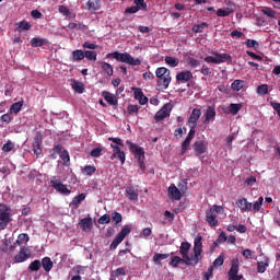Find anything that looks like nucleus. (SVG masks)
<instances>
[{
    "instance_id": "obj_1",
    "label": "nucleus",
    "mask_w": 280,
    "mask_h": 280,
    "mask_svg": "<svg viewBox=\"0 0 280 280\" xmlns=\"http://www.w3.org/2000/svg\"><path fill=\"white\" fill-rule=\"evenodd\" d=\"M191 244L183 242L179 247V253L183 259H186V266H196L202 260V236H197L194 241V258L189 257Z\"/></svg>"
},
{
    "instance_id": "obj_2",
    "label": "nucleus",
    "mask_w": 280,
    "mask_h": 280,
    "mask_svg": "<svg viewBox=\"0 0 280 280\" xmlns=\"http://www.w3.org/2000/svg\"><path fill=\"white\" fill-rule=\"evenodd\" d=\"M126 144L129 147V150L133 154L135 159H137L142 174H145V150L142 147L132 143L130 140H127Z\"/></svg>"
},
{
    "instance_id": "obj_3",
    "label": "nucleus",
    "mask_w": 280,
    "mask_h": 280,
    "mask_svg": "<svg viewBox=\"0 0 280 280\" xmlns=\"http://www.w3.org/2000/svg\"><path fill=\"white\" fill-rule=\"evenodd\" d=\"M155 75L158 80V86L162 90L170 89V84H172V71L165 67H160L155 70Z\"/></svg>"
},
{
    "instance_id": "obj_4",
    "label": "nucleus",
    "mask_w": 280,
    "mask_h": 280,
    "mask_svg": "<svg viewBox=\"0 0 280 280\" xmlns=\"http://www.w3.org/2000/svg\"><path fill=\"white\" fill-rule=\"evenodd\" d=\"M108 141H112V144H110V148L113 149L112 159H118L121 165H124V163H126V153L121 151V148H124V140H121V138L109 137Z\"/></svg>"
},
{
    "instance_id": "obj_5",
    "label": "nucleus",
    "mask_w": 280,
    "mask_h": 280,
    "mask_svg": "<svg viewBox=\"0 0 280 280\" xmlns=\"http://www.w3.org/2000/svg\"><path fill=\"white\" fill-rule=\"evenodd\" d=\"M106 58H114L118 62H126V65H131V67H139L141 65V59H135L128 52L114 51L107 54Z\"/></svg>"
},
{
    "instance_id": "obj_6",
    "label": "nucleus",
    "mask_w": 280,
    "mask_h": 280,
    "mask_svg": "<svg viewBox=\"0 0 280 280\" xmlns=\"http://www.w3.org/2000/svg\"><path fill=\"white\" fill-rule=\"evenodd\" d=\"M211 54L212 56H208L205 58V62H208V65H222L223 62H228V65H231V62H233V58L226 52L222 54L218 51H212Z\"/></svg>"
},
{
    "instance_id": "obj_7",
    "label": "nucleus",
    "mask_w": 280,
    "mask_h": 280,
    "mask_svg": "<svg viewBox=\"0 0 280 280\" xmlns=\"http://www.w3.org/2000/svg\"><path fill=\"white\" fill-rule=\"evenodd\" d=\"M10 222H12V214H10V206L0 203V231H5Z\"/></svg>"
},
{
    "instance_id": "obj_8",
    "label": "nucleus",
    "mask_w": 280,
    "mask_h": 280,
    "mask_svg": "<svg viewBox=\"0 0 280 280\" xmlns=\"http://www.w3.org/2000/svg\"><path fill=\"white\" fill-rule=\"evenodd\" d=\"M50 185L58 194H61L62 196H69L71 194V189H69L67 185L62 184V179L58 176L51 177Z\"/></svg>"
},
{
    "instance_id": "obj_9",
    "label": "nucleus",
    "mask_w": 280,
    "mask_h": 280,
    "mask_svg": "<svg viewBox=\"0 0 280 280\" xmlns=\"http://www.w3.org/2000/svg\"><path fill=\"white\" fill-rule=\"evenodd\" d=\"M240 272V258H234L231 260V268L228 272V280H242L244 279L243 275H237Z\"/></svg>"
},
{
    "instance_id": "obj_10",
    "label": "nucleus",
    "mask_w": 280,
    "mask_h": 280,
    "mask_svg": "<svg viewBox=\"0 0 280 280\" xmlns=\"http://www.w3.org/2000/svg\"><path fill=\"white\" fill-rule=\"evenodd\" d=\"M201 116H202V110H200V108H194L187 121V125L189 126V128L196 130V126H198V121Z\"/></svg>"
},
{
    "instance_id": "obj_11",
    "label": "nucleus",
    "mask_w": 280,
    "mask_h": 280,
    "mask_svg": "<svg viewBox=\"0 0 280 280\" xmlns=\"http://www.w3.org/2000/svg\"><path fill=\"white\" fill-rule=\"evenodd\" d=\"M40 145H43V133L37 131L33 141V152L36 156H40L43 154V148H40Z\"/></svg>"
},
{
    "instance_id": "obj_12",
    "label": "nucleus",
    "mask_w": 280,
    "mask_h": 280,
    "mask_svg": "<svg viewBox=\"0 0 280 280\" xmlns=\"http://www.w3.org/2000/svg\"><path fill=\"white\" fill-rule=\"evenodd\" d=\"M236 206L241 209L242 213L253 211V202L248 201L246 197L236 200Z\"/></svg>"
},
{
    "instance_id": "obj_13",
    "label": "nucleus",
    "mask_w": 280,
    "mask_h": 280,
    "mask_svg": "<svg viewBox=\"0 0 280 280\" xmlns=\"http://www.w3.org/2000/svg\"><path fill=\"white\" fill-rule=\"evenodd\" d=\"M131 231H132V226L125 225L120 230V232L116 235V237L114 238V242H116L117 244H121V242H124V240H126V237L130 235Z\"/></svg>"
},
{
    "instance_id": "obj_14",
    "label": "nucleus",
    "mask_w": 280,
    "mask_h": 280,
    "mask_svg": "<svg viewBox=\"0 0 280 280\" xmlns=\"http://www.w3.org/2000/svg\"><path fill=\"white\" fill-rule=\"evenodd\" d=\"M27 247L20 248L19 253L14 256V264H23L30 259L31 254H27Z\"/></svg>"
},
{
    "instance_id": "obj_15",
    "label": "nucleus",
    "mask_w": 280,
    "mask_h": 280,
    "mask_svg": "<svg viewBox=\"0 0 280 280\" xmlns=\"http://www.w3.org/2000/svg\"><path fill=\"white\" fill-rule=\"evenodd\" d=\"M54 153L55 154H59L61 161H63V163H69V161H71V158L69 156V152L67 150L62 149V145L57 144L54 147Z\"/></svg>"
},
{
    "instance_id": "obj_16",
    "label": "nucleus",
    "mask_w": 280,
    "mask_h": 280,
    "mask_svg": "<svg viewBox=\"0 0 280 280\" xmlns=\"http://www.w3.org/2000/svg\"><path fill=\"white\" fill-rule=\"evenodd\" d=\"M194 137H196V129H191L188 132V136L186 137V139L184 140V142L182 143V154H185V152H187L190 143H191V139H194Z\"/></svg>"
},
{
    "instance_id": "obj_17",
    "label": "nucleus",
    "mask_w": 280,
    "mask_h": 280,
    "mask_svg": "<svg viewBox=\"0 0 280 280\" xmlns=\"http://www.w3.org/2000/svg\"><path fill=\"white\" fill-rule=\"evenodd\" d=\"M172 109L167 105H164L154 116L155 121H163L166 117H170Z\"/></svg>"
},
{
    "instance_id": "obj_18",
    "label": "nucleus",
    "mask_w": 280,
    "mask_h": 280,
    "mask_svg": "<svg viewBox=\"0 0 280 280\" xmlns=\"http://www.w3.org/2000/svg\"><path fill=\"white\" fill-rule=\"evenodd\" d=\"M79 226L80 229H82V231H91V229H93V219L91 217L81 219L79 222Z\"/></svg>"
},
{
    "instance_id": "obj_19",
    "label": "nucleus",
    "mask_w": 280,
    "mask_h": 280,
    "mask_svg": "<svg viewBox=\"0 0 280 280\" xmlns=\"http://www.w3.org/2000/svg\"><path fill=\"white\" fill-rule=\"evenodd\" d=\"M168 195L171 196V198L173 200H180V198H183V192H180L178 187H176V185H174V184H172L168 187Z\"/></svg>"
},
{
    "instance_id": "obj_20",
    "label": "nucleus",
    "mask_w": 280,
    "mask_h": 280,
    "mask_svg": "<svg viewBox=\"0 0 280 280\" xmlns=\"http://www.w3.org/2000/svg\"><path fill=\"white\" fill-rule=\"evenodd\" d=\"M102 97H104L105 102H108L110 106H117L118 104L117 96L108 91H103Z\"/></svg>"
},
{
    "instance_id": "obj_21",
    "label": "nucleus",
    "mask_w": 280,
    "mask_h": 280,
    "mask_svg": "<svg viewBox=\"0 0 280 280\" xmlns=\"http://www.w3.org/2000/svg\"><path fill=\"white\" fill-rule=\"evenodd\" d=\"M192 79H194V73H191V71H182L176 75L177 82H189Z\"/></svg>"
},
{
    "instance_id": "obj_22",
    "label": "nucleus",
    "mask_w": 280,
    "mask_h": 280,
    "mask_svg": "<svg viewBox=\"0 0 280 280\" xmlns=\"http://www.w3.org/2000/svg\"><path fill=\"white\" fill-rule=\"evenodd\" d=\"M194 150L197 154V156H200L202 154H205V152H207V144H205V141H196L194 143Z\"/></svg>"
},
{
    "instance_id": "obj_23",
    "label": "nucleus",
    "mask_w": 280,
    "mask_h": 280,
    "mask_svg": "<svg viewBox=\"0 0 280 280\" xmlns=\"http://www.w3.org/2000/svg\"><path fill=\"white\" fill-rule=\"evenodd\" d=\"M268 266H270V258L265 256L264 260L257 262V272H259V275H264Z\"/></svg>"
},
{
    "instance_id": "obj_24",
    "label": "nucleus",
    "mask_w": 280,
    "mask_h": 280,
    "mask_svg": "<svg viewBox=\"0 0 280 280\" xmlns=\"http://www.w3.org/2000/svg\"><path fill=\"white\" fill-rule=\"evenodd\" d=\"M206 221L208 222L209 226H218V214L209 210L208 212H206Z\"/></svg>"
},
{
    "instance_id": "obj_25",
    "label": "nucleus",
    "mask_w": 280,
    "mask_h": 280,
    "mask_svg": "<svg viewBox=\"0 0 280 280\" xmlns=\"http://www.w3.org/2000/svg\"><path fill=\"white\" fill-rule=\"evenodd\" d=\"M205 115H206V118L203 120V124H206L208 126V124H211V119H215V107L209 106L206 109Z\"/></svg>"
},
{
    "instance_id": "obj_26",
    "label": "nucleus",
    "mask_w": 280,
    "mask_h": 280,
    "mask_svg": "<svg viewBox=\"0 0 280 280\" xmlns=\"http://www.w3.org/2000/svg\"><path fill=\"white\" fill-rule=\"evenodd\" d=\"M49 40L47 38H40V37H33L31 39V47H45V45H48Z\"/></svg>"
},
{
    "instance_id": "obj_27",
    "label": "nucleus",
    "mask_w": 280,
    "mask_h": 280,
    "mask_svg": "<svg viewBox=\"0 0 280 280\" xmlns=\"http://www.w3.org/2000/svg\"><path fill=\"white\" fill-rule=\"evenodd\" d=\"M83 200H86V194L82 192L75 197H73L71 201L72 209H78L80 205L83 202Z\"/></svg>"
},
{
    "instance_id": "obj_28",
    "label": "nucleus",
    "mask_w": 280,
    "mask_h": 280,
    "mask_svg": "<svg viewBox=\"0 0 280 280\" xmlns=\"http://www.w3.org/2000/svg\"><path fill=\"white\" fill-rule=\"evenodd\" d=\"M15 25L18 26L15 32H30V30H32V24L25 20L16 23Z\"/></svg>"
},
{
    "instance_id": "obj_29",
    "label": "nucleus",
    "mask_w": 280,
    "mask_h": 280,
    "mask_svg": "<svg viewBox=\"0 0 280 280\" xmlns=\"http://www.w3.org/2000/svg\"><path fill=\"white\" fill-rule=\"evenodd\" d=\"M85 52L82 49H77L72 51L71 60L73 62H80V60H84Z\"/></svg>"
},
{
    "instance_id": "obj_30",
    "label": "nucleus",
    "mask_w": 280,
    "mask_h": 280,
    "mask_svg": "<svg viewBox=\"0 0 280 280\" xmlns=\"http://www.w3.org/2000/svg\"><path fill=\"white\" fill-rule=\"evenodd\" d=\"M40 264L45 272H51V269L54 268V261H51V258L44 257Z\"/></svg>"
},
{
    "instance_id": "obj_31",
    "label": "nucleus",
    "mask_w": 280,
    "mask_h": 280,
    "mask_svg": "<svg viewBox=\"0 0 280 280\" xmlns=\"http://www.w3.org/2000/svg\"><path fill=\"white\" fill-rule=\"evenodd\" d=\"M101 69H103L108 75H113V66L106 61H98Z\"/></svg>"
},
{
    "instance_id": "obj_32",
    "label": "nucleus",
    "mask_w": 280,
    "mask_h": 280,
    "mask_svg": "<svg viewBox=\"0 0 280 280\" xmlns=\"http://www.w3.org/2000/svg\"><path fill=\"white\" fill-rule=\"evenodd\" d=\"M178 264H187V259L180 258L178 256H173L170 261V266H173V268H178Z\"/></svg>"
},
{
    "instance_id": "obj_33",
    "label": "nucleus",
    "mask_w": 280,
    "mask_h": 280,
    "mask_svg": "<svg viewBox=\"0 0 280 280\" xmlns=\"http://www.w3.org/2000/svg\"><path fill=\"white\" fill-rule=\"evenodd\" d=\"M71 86L75 93H84V83L73 80Z\"/></svg>"
},
{
    "instance_id": "obj_34",
    "label": "nucleus",
    "mask_w": 280,
    "mask_h": 280,
    "mask_svg": "<svg viewBox=\"0 0 280 280\" xmlns=\"http://www.w3.org/2000/svg\"><path fill=\"white\" fill-rule=\"evenodd\" d=\"M261 205H264V197H259L254 203H252V211L259 213L261 211Z\"/></svg>"
},
{
    "instance_id": "obj_35",
    "label": "nucleus",
    "mask_w": 280,
    "mask_h": 280,
    "mask_svg": "<svg viewBox=\"0 0 280 280\" xmlns=\"http://www.w3.org/2000/svg\"><path fill=\"white\" fill-rule=\"evenodd\" d=\"M42 268V262L38 259L33 260L30 265H28V270L30 272H38V270H40Z\"/></svg>"
},
{
    "instance_id": "obj_36",
    "label": "nucleus",
    "mask_w": 280,
    "mask_h": 280,
    "mask_svg": "<svg viewBox=\"0 0 280 280\" xmlns=\"http://www.w3.org/2000/svg\"><path fill=\"white\" fill-rule=\"evenodd\" d=\"M207 27H209V24H207V22L195 24L192 25V32H195V34H202L203 30H207Z\"/></svg>"
},
{
    "instance_id": "obj_37",
    "label": "nucleus",
    "mask_w": 280,
    "mask_h": 280,
    "mask_svg": "<svg viewBox=\"0 0 280 280\" xmlns=\"http://www.w3.org/2000/svg\"><path fill=\"white\" fill-rule=\"evenodd\" d=\"M242 110V104L231 103L229 106V114L230 115H237Z\"/></svg>"
},
{
    "instance_id": "obj_38",
    "label": "nucleus",
    "mask_w": 280,
    "mask_h": 280,
    "mask_svg": "<svg viewBox=\"0 0 280 280\" xmlns=\"http://www.w3.org/2000/svg\"><path fill=\"white\" fill-rule=\"evenodd\" d=\"M86 5H88V10L95 12L100 10V0H89Z\"/></svg>"
},
{
    "instance_id": "obj_39",
    "label": "nucleus",
    "mask_w": 280,
    "mask_h": 280,
    "mask_svg": "<svg viewBox=\"0 0 280 280\" xmlns=\"http://www.w3.org/2000/svg\"><path fill=\"white\" fill-rule=\"evenodd\" d=\"M23 108V101L13 103L10 107V112L14 113V115H19L21 113V109Z\"/></svg>"
},
{
    "instance_id": "obj_40",
    "label": "nucleus",
    "mask_w": 280,
    "mask_h": 280,
    "mask_svg": "<svg viewBox=\"0 0 280 280\" xmlns=\"http://www.w3.org/2000/svg\"><path fill=\"white\" fill-rule=\"evenodd\" d=\"M231 14H233V9L231 8H223V9H218L217 10V16H230Z\"/></svg>"
},
{
    "instance_id": "obj_41",
    "label": "nucleus",
    "mask_w": 280,
    "mask_h": 280,
    "mask_svg": "<svg viewBox=\"0 0 280 280\" xmlns=\"http://www.w3.org/2000/svg\"><path fill=\"white\" fill-rule=\"evenodd\" d=\"M135 8L139 12L140 10H148V3L145 0H133Z\"/></svg>"
},
{
    "instance_id": "obj_42",
    "label": "nucleus",
    "mask_w": 280,
    "mask_h": 280,
    "mask_svg": "<svg viewBox=\"0 0 280 280\" xmlns=\"http://www.w3.org/2000/svg\"><path fill=\"white\" fill-rule=\"evenodd\" d=\"M165 62L166 65H168V67H178V65H180V61L178 60V58H174V57H170L166 56L165 57Z\"/></svg>"
},
{
    "instance_id": "obj_43",
    "label": "nucleus",
    "mask_w": 280,
    "mask_h": 280,
    "mask_svg": "<svg viewBox=\"0 0 280 280\" xmlns=\"http://www.w3.org/2000/svg\"><path fill=\"white\" fill-rule=\"evenodd\" d=\"M167 257H170V254L155 253L153 256V261L154 264L161 265V261H163L164 259H167Z\"/></svg>"
},
{
    "instance_id": "obj_44",
    "label": "nucleus",
    "mask_w": 280,
    "mask_h": 280,
    "mask_svg": "<svg viewBox=\"0 0 280 280\" xmlns=\"http://www.w3.org/2000/svg\"><path fill=\"white\" fill-rule=\"evenodd\" d=\"M97 172V168L93 165H86L84 168H82V174H85V176H93Z\"/></svg>"
},
{
    "instance_id": "obj_45",
    "label": "nucleus",
    "mask_w": 280,
    "mask_h": 280,
    "mask_svg": "<svg viewBox=\"0 0 280 280\" xmlns=\"http://www.w3.org/2000/svg\"><path fill=\"white\" fill-rule=\"evenodd\" d=\"M122 220H124V217H121V213H119V212L112 213V222H114V226L121 224Z\"/></svg>"
},
{
    "instance_id": "obj_46",
    "label": "nucleus",
    "mask_w": 280,
    "mask_h": 280,
    "mask_svg": "<svg viewBox=\"0 0 280 280\" xmlns=\"http://www.w3.org/2000/svg\"><path fill=\"white\" fill-rule=\"evenodd\" d=\"M14 148H16V144H14V142H12L11 140L7 141L3 145H2V152H12V150H14Z\"/></svg>"
},
{
    "instance_id": "obj_47",
    "label": "nucleus",
    "mask_w": 280,
    "mask_h": 280,
    "mask_svg": "<svg viewBox=\"0 0 280 280\" xmlns=\"http://www.w3.org/2000/svg\"><path fill=\"white\" fill-rule=\"evenodd\" d=\"M231 89L233 91H242V89H244V81L243 80H234V82L231 84Z\"/></svg>"
},
{
    "instance_id": "obj_48",
    "label": "nucleus",
    "mask_w": 280,
    "mask_h": 280,
    "mask_svg": "<svg viewBox=\"0 0 280 280\" xmlns=\"http://www.w3.org/2000/svg\"><path fill=\"white\" fill-rule=\"evenodd\" d=\"M126 192L128 195L129 200H138L139 194H137V191H135V188L129 187L126 189Z\"/></svg>"
},
{
    "instance_id": "obj_49",
    "label": "nucleus",
    "mask_w": 280,
    "mask_h": 280,
    "mask_svg": "<svg viewBox=\"0 0 280 280\" xmlns=\"http://www.w3.org/2000/svg\"><path fill=\"white\" fill-rule=\"evenodd\" d=\"M245 45L249 49H259V42H257L255 39H247V40H245Z\"/></svg>"
},
{
    "instance_id": "obj_50",
    "label": "nucleus",
    "mask_w": 280,
    "mask_h": 280,
    "mask_svg": "<svg viewBox=\"0 0 280 280\" xmlns=\"http://www.w3.org/2000/svg\"><path fill=\"white\" fill-rule=\"evenodd\" d=\"M85 58L88 60H93V61L97 60V51H95V50H86L85 51Z\"/></svg>"
},
{
    "instance_id": "obj_51",
    "label": "nucleus",
    "mask_w": 280,
    "mask_h": 280,
    "mask_svg": "<svg viewBox=\"0 0 280 280\" xmlns=\"http://www.w3.org/2000/svg\"><path fill=\"white\" fill-rule=\"evenodd\" d=\"M258 95H268V84H261L257 86Z\"/></svg>"
},
{
    "instance_id": "obj_52",
    "label": "nucleus",
    "mask_w": 280,
    "mask_h": 280,
    "mask_svg": "<svg viewBox=\"0 0 280 280\" xmlns=\"http://www.w3.org/2000/svg\"><path fill=\"white\" fill-rule=\"evenodd\" d=\"M243 257H245V259H255V252H253L252 249H245L242 252Z\"/></svg>"
},
{
    "instance_id": "obj_53",
    "label": "nucleus",
    "mask_w": 280,
    "mask_h": 280,
    "mask_svg": "<svg viewBox=\"0 0 280 280\" xmlns=\"http://www.w3.org/2000/svg\"><path fill=\"white\" fill-rule=\"evenodd\" d=\"M224 265V255H219L218 258L213 261L212 267L214 266V268H218L220 266Z\"/></svg>"
},
{
    "instance_id": "obj_54",
    "label": "nucleus",
    "mask_w": 280,
    "mask_h": 280,
    "mask_svg": "<svg viewBox=\"0 0 280 280\" xmlns=\"http://www.w3.org/2000/svg\"><path fill=\"white\" fill-rule=\"evenodd\" d=\"M188 65L189 67H191L192 69H196V67H200V60L194 58V57H189L188 58Z\"/></svg>"
},
{
    "instance_id": "obj_55",
    "label": "nucleus",
    "mask_w": 280,
    "mask_h": 280,
    "mask_svg": "<svg viewBox=\"0 0 280 280\" xmlns=\"http://www.w3.org/2000/svg\"><path fill=\"white\" fill-rule=\"evenodd\" d=\"M10 244H12V242H10V240H5L2 243V247H1L2 253H7V255H10Z\"/></svg>"
},
{
    "instance_id": "obj_56",
    "label": "nucleus",
    "mask_w": 280,
    "mask_h": 280,
    "mask_svg": "<svg viewBox=\"0 0 280 280\" xmlns=\"http://www.w3.org/2000/svg\"><path fill=\"white\" fill-rule=\"evenodd\" d=\"M98 224H110V214H103L98 219Z\"/></svg>"
},
{
    "instance_id": "obj_57",
    "label": "nucleus",
    "mask_w": 280,
    "mask_h": 280,
    "mask_svg": "<svg viewBox=\"0 0 280 280\" xmlns=\"http://www.w3.org/2000/svg\"><path fill=\"white\" fill-rule=\"evenodd\" d=\"M139 106L138 105H128L127 112L129 115H137L139 113Z\"/></svg>"
},
{
    "instance_id": "obj_58",
    "label": "nucleus",
    "mask_w": 280,
    "mask_h": 280,
    "mask_svg": "<svg viewBox=\"0 0 280 280\" xmlns=\"http://www.w3.org/2000/svg\"><path fill=\"white\" fill-rule=\"evenodd\" d=\"M209 211L211 213H223L224 212V208L222 206H218V205H213Z\"/></svg>"
},
{
    "instance_id": "obj_59",
    "label": "nucleus",
    "mask_w": 280,
    "mask_h": 280,
    "mask_svg": "<svg viewBox=\"0 0 280 280\" xmlns=\"http://www.w3.org/2000/svg\"><path fill=\"white\" fill-rule=\"evenodd\" d=\"M213 277V266H210L208 270L203 273L202 280H210Z\"/></svg>"
},
{
    "instance_id": "obj_60",
    "label": "nucleus",
    "mask_w": 280,
    "mask_h": 280,
    "mask_svg": "<svg viewBox=\"0 0 280 280\" xmlns=\"http://www.w3.org/2000/svg\"><path fill=\"white\" fill-rule=\"evenodd\" d=\"M59 12L63 16H71V11L69 10V8H67L65 5H59Z\"/></svg>"
},
{
    "instance_id": "obj_61",
    "label": "nucleus",
    "mask_w": 280,
    "mask_h": 280,
    "mask_svg": "<svg viewBox=\"0 0 280 280\" xmlns=\"http://www.w3.org/2000/svg\"><path fill=\"white\" fill-rule=\"evenodd\" d=\"M262 12L264 14H266V16H270L271 19H275V16L277 15V12H275V10H272L271 8H265Z\"/></svg>"
},
{
    "instance_id": "obj_62",
    "label": "nucleus",
    "mask_w": 280,
    "mask_h": 280,
    "mask_svg": "<svg viewBox=\"0 0 280 280\" xmlns=\"http://www.w3.org/2000/svg\"><path fill=\"white\" fill-rule=\"evenodd\" d=\"M91 156L94 159H100L102 156V149L101 148H95L91 151Z\"/></svg>"
},
{
    "instance_id": "obj_63",
    "label": "nucleus",
    "mask_w": 280,
    "mask_h": 280,
    "mask_svg": "<svg viewBox=\"0 0 280 280\" xmlns=\"http://www.w3.org/2000/svg\"><path fill=\"white\" fill-rule=\"evenodd\" d=\"M257 183V178L255 176H249L245 179V185L253 187Z\"/></svg>"
},
{
    "instance_id": "obj_64",
    "label": "nucleus",
    "mask_w": 280,
    "mask_h": 280,
    "mask_svg": "<svg viewBox=\"0 0 280 280\" xmlns=\"http://www.w3.org/2000/svg\"><path fill=\"white\" fill-rule=\"evenodd\" d=\"M83 49H97V45L96 44H91L89 42H85L82 44Z\"/></svg>"
}]
</instances>
